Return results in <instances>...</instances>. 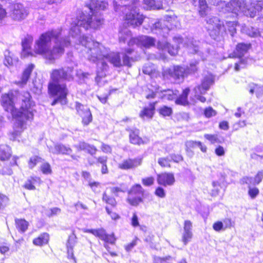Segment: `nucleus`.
Segmentation results:
<instances>
[{"instance_id":"25","label":"nucleus","mask_w":263,"mask_h":263,"mask_svg":"<svg viewBox=\"0 0 263 263\" xmlns=\"http://www.w3.org/2000/svg\"><path fill=\"white\" fill-rule=\"evenodd\" d=\"M34 67V65L29 64L24 70L21 79L18 81H16L15 83L20 86H24L25 85L30 78L31 73L32 72Z\"/></svg>"},{"instance_id":"6","label":"nucleus","mask_w":263,"mask_h":263,"mask_svg":"<svg viewBox=\"0 0 263 263\" xmlns=\"http://www.w3.org/2000/svg\"><path fill=\"white\" fill-rule=\"evenodd\" d=\"M133 49L132 48L125 49L124 51L120 52H109V49L107 48V55L104 57V59L112 64L114 66L120 67L122 66H127L130 67L131 61H133V58H130L129 55H130L133 52Z\"/></svg>"},{"instance_id":"37","label":"nucleus","mask_w":263,"mask_h":263,"mask_svg":"<svg viewBox=\"0 0 263 263\" xmlns=\"http://www.w3.org/2000/svg\"><path fill=\"white\" fill-rule=\"evenodd\" d=\"M243 30L250 37H256L260 35V32L258 29L251 26L246 27Z\"/></svg>"},{"instance_id":"52","label":"nucleus","mask_w":263,"mask_h":263,"mask_svg":"<svg viewBox=\"0 0 263 263\" xmlns=\"http://www.w3.org/2000/svg\"><path fill=\"white\" fill-rule=\"evenodd\" d=\"M76 235L74 234V231H73L72 234L69 236V238L67 243V247H73L75 243H76Z\"/></svg>"},{"instance_id":"38","label":"nucleus","mask_w":263,"mask_h":263,"mask_svg":"<svg viewBox=\"0 0 263 263\" xmlns=\"http://www.w3.org/2000/svg\"><path fill=\"white\" fill-rule=\"evenodd\" d=\"M143 1L147 8L158 10L162 9V4L161 3H156L155 0H143Z\"/></svg>"},{"instance_id":"35","label":"nucleus","mask_w":263,"mask_h":263,"mask_svg":"<svg viewBox=\"0 0 263 263\" xmlns=\"http://www.w3.org/2000/svg\"><path fill=\"white\" fill-rule=\"evenodd\" d=\"M49 240V235L47 233L40 235L37 238H35L33 243L36 246H42L46 244Z\"/></svg>"},{"instance_id":"18","label":"nucleus","mask_w":263,"mask_h":263,"mask_svg":"<svg viewBox=\"0 0 263 263\" xmlns=\"http://www.w3.org/2000/svg\"><path fill=\"white\" fill-rule=\"evenodd\" d=\"M142 162V158H136L134 159H127L123 160L119 163L118 167L121 170H127L134 169L140 166Z\"/></svg>"},{"instance_id":"62","label":"nucleus","mask_w":263,"mask_h":263,"mask_svg":"<svg viewBox=\"0 0 263 263\" xmlns=\"http://www.w3.org/2000/svg\"><path fill=\"white\" fill-rule=\"evenodd\" d=\"M240 182L242 184H247L250 186L253 184L254 179L252 177H244L241 179Z\"/></svg>"},{"instance_id":"3","label":"nucleus","mask_w":263,"mask_h":263,"mask_svg":"<svg viewBox=\"0 0 263 263\" xmlns=\"http://www.w3.org/2000/svg\"><path fill=\"white\" fill-rule=\"evenodd\" d=\"M108 6L107 3L98 0H91L88 5V7L91 13V15H86L81 13L74 21L71 23L69 33L73 38L82 37L80 27H83L85 30L88 28L97 29L103 24V18L96 14L97 10H105Z\"/></svg>"},{"instance_id":"57","label":"nucleus","mask_w":263,"mask_h":263,"mask_svg":"<svg viewBox=\"0 0 263 263\" xmlns=\"http://www.w3.org/2000/svg\"><path fill=\"white\" fill-rule=\"evenodd\" d=\"M90 75V74L89 73L83 72L81 70H78L77 72V77L83 81L88 79V77Z\"/></svg>"},{"instance_id":"53","label":"nucleus","mask_w":263,"mask_h":263,"mask_svg":"<svg viewBox=\"0 0 263 263\" xmlns=\"http://www.w3.org/2000/svg\"><path fill=\"white\" fill-rule=\"evenodd\" d=\"M263 179V170L258 172L254 177L253 185L258 184Z\"/></svg>"},{"instance_id":"49","label":"nucleus","mask_w":263,"mask_h":263,"mask_svg":"<svg viewBox=\"0 0 263 263\" xmlns=\"http://www.w3.org/2000/svg\"><path fill=\"white\" fill-rule=\"evenodd\" d=\"M102 200L106 203L110 204L112 206H114L116 205V201L115 199L108 196L105 192L103 194Z\"/></svg>"},{"instance_id":"10","label":"nucleus","mask_w":263,"mask_h":263,"mask_svg":"<svg viewBox=\"0 0 263 263\" xmlns=\"http://www.w3.org/2000/svg\"><path fill=\"white\" fill-rule=\"evenodd\" d=\"M208 30L210 35L214 40L221 37L226 32V26L223 22L216 16L208 17L206 20Z\"/></svg>"},{"instance_id":"23","label":"nucleus","mask_w":263,"mask_h":263,"mask_svg":"<svg viewBox=\"0 0 263 263\" xmlns=\"http://www.w3.org/2000/svg\"><path fill=\"white\" fill-rule=\"evenodd\" d=\"M157 102L151 103L148 107H145L140 111L139 116L143 120L151 119L155 113Z\"/></svg>"},{"instance_id":"41","label":"nucleus","mask_w":263,"mask_h":263,"mask_svg":"<svg viewBox=\"0 0 263 263\" xmlns=\"http://www.w3.org/2000/svg\"><path fill=\"white\" fill-rule=\"evenodd\" d=\"M199 13L201 16L206 15V12L208 9V5L206 0H199Z\"/></svg>"},{"instance_id":"50","label":"nucleus","mask_w":263,"mask_h":263,"mask_svg":"<svg viewBox=\"0 0 263 263\" xmlns=\"http://www.w3.org/2000/svg\"><path fill=\"white\" fill-rule=\"evenodd\" d=\"M175 118L178 121H188L190 117L187 113L186 112H179L176 114Z\"/></svg>"},{"instance_id":"39","label":"nucleus","mask_w":263,"mask_h":263,"mask_svg":"<svg viewBox=\"0 0 263 263\" xmlns=\"http://www.w3.org/2000/svg\"><path fill=\"white\" fill-rule=\"evenodd\" d=\"M249 92L251 94L255 92L257 96H259L263 93V86H259L254 83H251L249 85Z\"/></svg>"},{"instance_id":"34","label":"nucleus","mask_w":263,"mask_h":263,"mask_svg":"<svg viewBox=\"0 0 263 263\" xmlns=\"http://www.w3.org/2000/svg\"><path fill=\"white\" fill-rule=\"evenodd\" d=\"M162 93L161 96V98L167 100H173L175 99L177 96V91L173 90L167 89L161 91Z\"/></svg>"},{"instance_id":"19","label":"nucleus","mask_w":263,"mask_h":263,"mask_svg":"<svg viewBox=\"0 0 263 263\" xmlns=\"http://www.w3.org/2000/svg\"><path fill=\"white\" fill-rule=\"evenodd\" d=\"M139 130L138 129L130 130L129 133V141L131 143L140 145L146 144L149 143V139L147 137L142 138L139 136Z\"/></svg>"},{"instance_id":"32","label":"nucleus","mask_w":263,"mask_h":263,"mask_svg":"<svg viewBox=\"0 0 263 263\" xmlns=\"http://www.w3.org/2000/svg\"><path fill=\"white\" fill-rule=\"evenodd\" d=\"M15 223L17 229L21 233H24L28 229L29 223L24 219L16 218Z\"/></svg>"},{"instance_id":"5","label":"nucleus","mask_w":263,"mask_h":263,"mask_svg":"<svg viewBox=\"0 0 263 263\" xmlns=\"http://www.w3.org/2000/svg\"><path fill=\"white\" fill-rule=\"evenodd\" d=\"M77 38L79 43L85 47L86 57L89 61L96 63L98 61L103 60L104 57L107 55V48L100 43L87 36H83Z\"/></svg>"},{"instance_id":"1","label":"nucleus","mask_w":263,"mask_h":263,"mask_svg":"<svg viewBox=\"0 0 263 263\" xmlns=\"http://www.w3.org/2000/svg\"><path fill=\"white\" fill-rule=\"evenodd\" d=\"M31 99L30 93L27 91L20 94L11 92L2 96L1 103L4 109L11 112L16 121L15 130L12 134L13 140L23 130L25 121L33 118L35 104Z\"/></svg>"},{"instance_id":"58","label":"nucleus","mask_w":263,"mask_h":263,"mask_svg":"<svg viewBox=\"0 0 263 263\" xmlns=\"http://www.w3.org/2000/svg\"><path fill=\"white\" fill-rule=\"evenodd\" d=\"M216 112L215 110H214L212 107H210L206 108L204 110V115L208 118L214 116L216 115Z\"/></svg>"},{"instance_id":"28","label":"nucleus","mask_w":263,"mask_h":263,"mask_svg":"<svg viewBox=\"0 0 263 263\" xmlns=\"http://www.w3.org/2000/svg\"><path fill=\"white\" fill-rule=\"evenodd\" d=\"M250 47V44L239 43L236 46V49L234 51V54L236 57L241 58L247 52Z\"/></svg>"},{"instance_id":"36","label":"nucleus","mask_w":263,"mask_h":263,"mask_svg":"<svg viewBox=\"0 0 263 263\" xmlns=\"http://www.w3.org/2000/svg\"><path fill=\"white\" fill-rule=\"evenodd\" d=\"M11 156L9 147L7 145L0 146V159L2 160H5L9 158Z\"/></svg>"},{"instance_id":"12","label":"nucleus","mask_w":263,"mask_h":263,"mask_svg":"<svg viewBox=\"0 0 263 263\" xmlns=\"http://www.w3.org/2000/svg\"><path fill=\"white\" fill-rule=\"evenodd\" d=\"M144 192L141 185L137 184L133 186L128 191L127 202L133 206H138L140 203L143 202Z\"/></svg>"},{"instance_id":"61","label":"nucleus","mask_w":263,"mask_h":263,"mask_svg":"<svg viewBox=\"0 0 263 263\" xmlns=\"http://www.w3.org/2000/svg\"><path fill=\"white\" fill-rule=\"evenodd\" d=\"M213 229L217 232L224 230L223 224L221 221H217L213 225Z\"/></svg>"},{"instance_id":"16","label":"nucleus","mask_w":263,"mask_h":263,"mask_svg":"<svg viewBox=\"0 0 263 263\" xmlns=\"http://www.w3.org/2000/svg\"><path fill=\"white\" fill-rule=\"evenodd\" d=\"M174 41L177 44L175 46L170 45L166 42H158L157 48L164 51H167L171 55H175L178 53L179 44L182 42V39L179 37H175Z\"/></svg>"},{"instance_id":"59","label":"nucleus","mask_w":263,"mask_h":263,"mask_svg":"<svg viewBox=\"0 0 263 263\" xmlns=\"http://www.w3.org/2000/svg\"><path fill=\"white\" fill-rule=\"evenodd\" d=\"M204 137L208 140L211 141L212 143H215L218 142V139L216 135L205 134Z\"/></svg>"},{"instance_id":"45","label":"nucleus","mask_w":263,"mask_h":263,"mask_svg":"<svg viewBox=\"0 0 263 263\" xmlns=\"http://www.w3.org/2000/svg\"><path fill=\"white\" fill-rule=\"evenodd\" d=\"M42 160H43L42 158L37 156L31 157L28 161V166L29 168L32 169L38 162H42Z\"/></svg>"},{"instance_id":"2","label":"nucleus","mask_w":263,"mask_h":263,"mask_svg":"<svg viewBox=\"0 0 263 263\" xmlns=\"http://www.w3.org/2000/svg\"><path fill=\"white\" fill-rule=\"evenodd\" d=\"M61 31V29H51L42 33L35 41V53L51 61L61 57L64 52V48L70 44L68 38L60 37Z\"/></svg>"},{"instance_id":"8","label":"nucleus","mask_w":263,"mask_h":263,"mask_svg":"<svg viewBox=\"0 0 263 263\" xmlns=\"http://www.w3.org/2000/svg\"><path fill=\"white\" fill-rule=\"evenodd\" d=\"M163 20H159L153 24L152 31L156 30V33L166 37L171 29L178 25L177 17L175 15H166Z\"/></svg>"},{"instance_id":"22","label":"nucleus","mask_w":263,"mask_h":263,"mask_svg":"<svg viewBox=\"0 0 263 263\" xmlns=\"http://www.w3.org/2000/svg\"><path fill=\"white\" fill-rule=\"evenodd\" d=\"M33 37L31 35H27L22 41V52L21 55L23 58H26L30 55H32L31 51V46L32 43Z\"/></svg>"},{"instance_id":"30","label":"nucleus","mask_w":263,"mask_h":263,"mask_svg":"<svg viewBox=\"0 0 263 263\" xmlns=\"http://www.w3.org/2000/svg\"><path fill=\"white\" fill-rule=\"evenodd\" d=\"M5 59L4 63L6 66H11L13 65L17 62V59L13 57V54L9 50L5 51Z\"/></svg>"},{"instance_id":"27","label":"nucleus","mask_w":263,"mask_h":263,"mask_svg":"<svg viewBox=\"0 0 263 263\" xmlns=\"http://www.w3.org/2000/svg\"><path fill=\"white\" fill-rule=\"evenodd\" d=\"M74 147L78 151H86L91 155L96 154L97 151V148L94 145H90L84 141H80L78 144L74 145Z\"/></svg>"},{"instance_id":"54","label":"nucleus","mask_w":263,"mask_h":263,"mask_svg":"<svg viewBox=\"0 0 263 263\" xmlns=\"http://www.w3.org/2000/svg\"><path fill=\"white\" fill-rule=\"evenodd\" d=\"M248 194L252 199H254L259 194V190L257 187L249 186Z\"/></svg>"},{"instance_id":"11","label":"nucleus","mask_w":263,"mask_h":263,"mask_svg":"<svg viewBox=\"0 0 263 263\" xmlns=\"http://www.w3.org/2000/svg\"><path fill=\"white\" fill-rule=\"evenodd\" d=\"M73 79V67H64L58 69H53L50 73L49 82H59L62 81H70Z\"/></svg>"},{"instance_id":"24","label":"nucleus","mask_w":263,"mask_h":263,"mask_svg":"<svg viewBox=\"0 0 263 263\" xmlns=\"http://www.w3.org/2000/svg\"><path fill=\"white\" fill-rule=\"evenodd\" d=\"M213 83L214 80L212 76L205 77L202 80L201 85L194 88H196L198 92L206 93Z\"/></svg>"},{"instance_id":"33","label":"nucleus","mask_w":263,"mask_h":263,"mask_svg":"<svg viewBox=\"0 0 263 263\" xmlns=\"http://www.w3.org/2000/svg\"><path fill=\"white\" fill-rule=\"evenodd\" d=\"M185 146L186 149H188L191 148H195L196 147H199L202 152H206V147L205 145H203L201 142L199 141H195L192 140L187 141L185 142Z\"/></svg>"},{"instance_id":"60","label":"nucleus","mask_w":263,"mask_h":263,"mask_svg":"<svg viewBox=\"0 0 263 263\" xmlns=\"http://www.w3.org/2000/svg\"><path fill=\"white\" fill-rule=\"evenodd\" d=\"M142 182L144 185L150 186L154 183V178L153 177L143 178L142 180Z\"/></svg>"},{"instance_id":"64","label":"nucleus","mask_w":263,"mask_h":263,"mask_svg":"<svg viewBox=\"0 0 263 263\" xmlns=\"http://www.w3.org/2000/svg\"><path fill=\"white\" fill-rule=\"evenodd\" d=\"M155 194L160 198H164L165 196L164 190L161 187H158L155 191Z\"/></svg>"},{"instance_id":"7","label":"nucleus","mask_w":263,"mask_h":263,"mask_svg":"<svg viewBox=\"0 0 263 263\" xmlns=\"http://www.w3.org/2000/svg\"><path fill=\"white\" fill-rule=\"evenodd\" d=\"M116 3L114 2L115 9L116 11L118 9L123 11L125 10L126 13L125 16V24L128 26L135 28L140 26L143 21V16L137 12L136 10V6H116Z\"/></svg>"},{"instance_id":"42","label":"nucleus","mask_w":263,"mask_h":263,"mask_svg":"<svg viewBox=\"0 0 263 263\" xmlns=\"http://www.w3.org/2000/svg\"><path fill=\"white\" fill-rule=\"evenodd\" d=\"M158 112L163 117L170 116L172 114L173 110L171 107L163 106L158 109Z\"/></svg>"},{"instance_id":"46","label":"nucleus","mask_w":263,"mask_h":263,"mask_svg":"<svg viewBox=\"0 0 263 263\" xmlns=\"http://www.w3.org/2000/svg\"><path fill=\"white\" fill-rule=\"evenodd\" d=\"M111 192L116 196H118L120 192L124 193L126 191V188L123 184H121L119 186H112L109 187Z\"/></svg>"},{"instance_id":"40","label":"nucleus","mask_w":263,"mask_h":263,"mask_svg":"<svg viewBox=\"0 0 263 263\" xmlns=\"http://www.w3.org/2000/svg\"><path fill=\"white\" fill-rule=\"evenodd\" d=\"M85 114L81 116L82 118V123L85 125H88L92 120V117L91 113L89 109H86L85 110Z\"/></svg>"},{"instance_id":"14","label":"nucleus","mask_w":263,"mask_h":263,"mask_svg":"<svg viewBox=\"0 0 263 263\" xmlns=\"http://www.w3.org/2000/svg\"><path fill=\"white\" fill-rule=\"evenodd\" d=\"M28 14V10L21 4L12 6L9 13L10 16L13 20L18 22L25 19Z\"/></svg>"},{"instance_id":"9","label":"nucleus","mask_w":263,"mask_h":263,"mask_svg":"<svg viewBox=\"0 0 263 263\" xmlns=\"http://www.w3.org/2000/svg\"><path fill=\"white\" fill-rule=\"evenodd\" d=\"M49 93L53 97H57L51 103V105H55L58 102L62 104L66 103V96L68 93V90L66 85L63 82H49L48 86Z\"/></svg>"},{"instance_id":"29","label":"nucleus","mask_w":263,"mask_h":263,"mask_svg":"<svg viewBox=\"0 0 263 263\" xmlns=\"http://www.w3.org/2000/svg\"><path fill=\"white\" fill-rule=\"evenodd\" d=\"M190 91V89L189 88L184 89L182 94L176 99V104L182 105H187L189 104L187 97Z\"/></svg>"},{"instance_id":"17","label":"nucleus","mask_w":263,"mask_h":263,"mask_svg":"<svg viewBox=\"0 0 263 263\" xmlns=\"http://www.w3.org/2000/svg\"><path fill=\"white\" fill-rule=\"evenodd\" d=\"M84 232L91 233L95 236L104 240L106 242H109L114 244L115 242L116 239L113 234L108 235L106 233L105 231L103 229H85Z\"/></svg>"},{"instance_id":"63","label":"nucleus","mask_w":263,"mask_h":263,"mask_svg":"<svg viewBox=\"0 0 263 263\" xmlns=\"http://www.w3.org/2000/svg\"><path fill=\"white\" fill-rule=\"evenodd\" d=\"M222 223L224 230L227 228H231L233 226V222H232L231 219L230 218H225L223 220Z\"/></svg>"},{"instance_id":"26","label":"nucleus","mask_w":263,"mask_h":263,"mask_svg":"<svg viewBox=\"0 0 263 263\" xmlns=\"http://www.w3.org/2000/svg\"><path fill=\"white\" fill-rule=\"evenodd\" d=\"M49 152L54 154L69 155L72 152V149L62 144H56L53 147L49 148Z\"/></svg>"},{"instance_id":"55","label":"nucleus","mask_w":263,"mask_h":263,"mask_svg":"<svg viewBox=\"0 0 263 263\" xmlns=\"http://www.w3.org/2000/svg\"><path fill=\"white\" fill-rule=\"evenodd\" d=\"M188 51L191 53H196L198 50V47L197 45H195L193 43V41H191L189 44H187Z\"/></svg>"},{"instance_id":"48","label":"nucleus","mask_w":263,"mask_h":263,"mask_svg":"<svg viewBox=\"0 0 263 263\" xmlns=\"http://www.w3.org/2000/svg\"><path fill=\"white\" fill-rule=\"evenodd\" d=\"M226 24L231 35L233 36L234 34L236 32V26L237 25L236 23L234 21H228L226 22Z\"/></svg>"},{"instance_id":"20","label":"nucleus","mask_w":263,"mask_h":263,"mask_svg":"<svg viewBox=\"0 0 263 263\" xmlns=\"http://www.w3.org/2000/svg\"><path fill=\"white\" fill-rule=\"evenodd\" d=\"M192 223L190 220H185L183 226V232L182 235V241L186 245L193 237Z\"/></svg>"},{"instance_id":"44","label":"nucleus","mask_w":263,"mask_h":263,"mask_svg":"<svg viewBox=\"0 0 263 263\" xmlns=\"http://www.w3.org/2000/svg\"><path fill=\"white\" fill-rule=\"evenodd\" d=\"M9 202V198L6 195L0 193V210H4Z\"/></svg>"},{"instance_id":"51","label":"nucleus","mask_w":263,"mask_h":263,"mask_svg":"<svg viewBox=\"0 0 263 263\" xmlns=\"http://www.w3.org/2000/svg\"><path fill=\"white\" fill-rule=\"evenodd\" d=\"M76 108L78 113L80 116H81V117L85 114L86 112L85 110L86 109H89L87 106H84L79 102H76Z\"/></svg>"},{"instance_id":"15","label":"nucleus","mask_w":263,"mask_h":263,"mask_svg":"<svg viewBox=\"0 0 263 263\" xmlns=\"http://www.w3.org/2000/svg\"><path fill=\"white\" fill-rule=\"evenodd\" d=\"M156 43V40L150 36L142 35L136 38L132 39L128 42V45L130 47L134 45L138 46H143L145 48H150L154 46Z\"/></svg>"},{"instance_id":"13","label":"nucleus","mask_w":263,"mask_h":263,"mask_svg":"<svg viewBox=\"0 0 263 263\" xmlns=\"http://www.w3.org/2000/svg\"><path fill=\"white\" fill-rule=\"evenodd\" d=\"M162 73L164 79H173L175 80H183L186 74V69L179 66H175L163 69Z\"/></svg>"},{"instance_id":"47","label":"nucleus","mask_w":263,"mask_h":263,"mask_svg":"<svg viewBox=\"0 0 263 263\" xmlns=\"http://www.w3.org/2000/svg\"><path fill=\"white\" fill-rule=\"evenodd\" d=\"M171 159L168 157L165 158H159L158 160V164L163 167H170Z\"/></svg>"},{"instance_id":"31","label":"nucleus","mask_w":263,"mask_h":263,"mask_svg":"<svg viewBox=\"0 0 263 263\" xmlns=\"http://www.w3.org/2000/svg\"><path fill=\"white\" fill-rule=\"evenodd\" d=\"M131 36V32L127 28H125L121 29L119 33V42L125 43L127 40H129L130 41L132 39Z\"/></svg>"},{"instance_id":"43","label":"nucleus","mask_w":263,"mask_h":263,"mask_svg":"<svg viewBox=\"0 0 263 263\" xmlns=\"http://www.w3.org/2000/svg\"><path fill=\"white\" fill-rule=\"evenodd\" d=\"M40 169L43 174L45 175H50L52 173V169L50 164L48 162L43 163Z\"/></svg>"},{"instance_id":"4","label":"nucleus","mask_w":263,"mask_h":263,"mask_svg":"<svg viewBox=\"0 0 263 263\" xmlns=\"http://www.w3.org/2000/svg\"><path fill=\"white\" fill-rule=\"evenodd\" d=\"M225 10L235 14H244L251 17H254L256 13L263 17V2L257 1L247 5L243 0H232L226 5Z\"/></svg>"},{"instance_id":"21","label":"nucleus","mask_w":263,"mask_h":263,"mask_svg":"<svg viewBox=\"0 0 263 263\" xmlns=\"http://www.w3.org/2000/svg\"><path fill=\"white\" fill-rule=\"evenodd\" d=\"M157 180L159 184L165 186L173 185L175 181L174 174L171 173H163L158 174Z\"/></svg>"},{"instance_id":"56","label":"nucleus","mask_w":263,"mask_h":263,"mask_svg":"<svg viewBox=\"0 0 263 263\" xmlns=\"http://www.w3.org/2000/svg\"><path fill=\"white\" fill-rule=\"evenodd\" d=\"M197 62L191 63L190 66L186 69V73H192L196 72L197 70Z\"/></svg>"}]
</instances>
